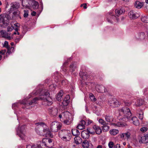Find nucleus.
<instances>
[{
    "label": "nucleus",
    "mask_w": 148,
    "mask_h": 148,
    "mask_svg": "<svg viewBox=\"0 0 148 148\" xmlns=\"http://www.w3.org/2000/svg\"><path fill=\"white\" fill-rule=\"evenodd\" d=\"M16 34V32H14L12 35V36H13V35H14V34Z\"/></svg>",
    "instance_id": "nucleus-64"
},
{
    "label": "nucleus",
    "mask_w": 148,
    "mask_h": 148,
    "mask_svg": "<svg viewBox=\"0 0 148 148\" xmlns=\"http://www.w3.org/2000/svg\"><path fill=\"white\" fill-rule=\"evenodd\" d=\"M86 124V121L83 120H82L80 123L77 126V127L78 129L83 130L85 128Z\"/></svg>",
    "instance_id": "nucleus-12"
},
{
    "label": "nucleus",
    "mask_w": 148,
    "mask_h": 148,
    "mask_svg": "<svg viewBox=\"0 0 148 148\" xmlns=\"http://www.w3.org/2000/svg\"><path fill=\"white\" fill-rule=\"evenodd\" d=\"M72 133L73 135L74 136L78 135L79 134L78 130L75 129H72Z\"/></svg>",
    "instance_id": "nucleus-32"
},
{
    "label": "nucleus",
    "mask_w": 148,
    "mask_h": 148,
    "mask_svg": "<svg viewBox=\"0 0 148 148\" xmlns=\"http://www.w3.org/2000/svg\"><path fill=\"white\" fill-rule=\"evenodd\" d=\"M93 128L97 134L99 135L102 133V131L100 126L95 125L93 126Z\"/></svg>",
    "instance_id": "nucleus-11"
},
{
    "label": "nucleus",
    "mask_w": 148,
    "mask_h": 148,
    "mask_svg": "<svg viewBox=\"0 0 148 148\" xmlns=\"http://www.w3.org/2000/svg\"><path fill=\"white\" fill-rule=\"evenodd\" d=\"M146 18L145 17H143L142 18H141V20L142 21H143V22H146V21H145V20H144V19Z\"/></svg>",
    "instance_id": "nucleus-58"
},
{
    "label": "nucleus",
    "mask_w": 148,
    "mask_h": 148,
    "mask_svg": "<svg viewBox=\"0 0 148 148\" xmlns=\"http://www.w3.org/2000/svg\"><path fill=\"white\" fill-rule=\"evenodd\" d=\"M122 110L123 112V110L125 111H127V113L124 116L125 118H127L128 119H130L132 116V114L130 109L128 108H125L123 109Z\"/></svg>",
    "instance_id": "nucleus-6"
},
{
    "label": "nucleus",
    "mask_w": 148,
    "mask_h": 148,
    "mask_svg": "<svg viewBox=\"0 0 148 148\" xmlns=\"http://www.w3.org/2000/svg\"><path fill=\"white\" fill-rule=\"evenodd\" d=\"M130 18H136L140 16L138 13H135L133 11H131L128 14Z\"/></svg>",
    "instance_id": "nucleus-15"
},
{
    "label": "nucleus",
    "mask_w": 148,
    "mask_h": 148,
    "mask_svg": "<svg viewBox=\"0 0 148 148\" xmlns=\"http://www.w3.org/2000/svg\"><path fill=\"white\" fill-rule=\"evenodd\" d=\"M50 94L47 90L42 91L39 97H36L33 99L31 102L28 103L29 105H31L37 103L40 100L45 101L48 97H50Z\"/></svg>",
    "instance_id": "nucleus-1"
},
{
    "label": "nucleus",
    "mask_w": 148,
    "mask_h": 148,
    "mask_svg": "<svg viewBox=\"0 0 148 148\" xmlns=\"http://www.w3.org/2000/svg\"><path fill=\"white\" fill-rule=\"evenodd\" d=\"M38 3L37 1H35L33 5V8L34 9H37L39 7Z\"/></svg>",
    "instance_id": "nucleus-40"
},
{
    "label": "nucleus",
    "mask_w": 148,
    "mask_h": 148,
    "mask_svg": "<svg viewBox=\"0 0 148 148\" xmlns=\"http://www.w3.org/2000/svg\"><path fill=\"white\" fill-rule=\"evenodd\" d=\"M93 122V121H92L88 119L87 120V125H89Z\"/></svg>",
    "instance_id": "nucleus-53"
},
{
    "label": "nucleus",
    "mask_w": 148,
    "mask_h": 148,
    "mask_svg": "<svg viewBox=\"0 0 148 148\" xmlns=\"http://www.w3.org/2000/svg\"><path fill=\"white\" fill-rule=\"evenodd\" d=\"M139 142L142 143H147L148 142V134L141 137Z\"/></svg>",
    "instance_id": "nucleus-14"
},
{
    "label": "nucleus",
    "mask_w": 148,
    "mask_h": 148,
    "mask_svg": "<svg viewBox=\"0 0 148 148\" xmlns=\"http://www.w3.org/2000/svg\"><path fill=\"white\" fill-rule=\"evenodd\" d=\"M1 35L3 37L7 39L10 40L13 38V36H11L9 34L6 32L1 31Z\"/></svg>",
    "instance_id": "nucleus-10"
},
{
    "label": "nucleus",
    "mask_w": 148,
    "mask_h": 148,
    "mask_svg": "<svg viewBox=\"0 0 148 148\" xmlns=\"http://www.w3.org/2000/svg\"><path fill=\"white\" fill-rule=\"evenodd\" d=\"M12 17H15L16 18H19L21 19V17L20 16V11L18 10L14 11L12 13Z\"/></svg>",
    "instance_id": "nucleus-20"
},
{
    "label": "nucleus",
    "mask_w": 148,
    "mask_h": 148,
    "mask_svg": "<svg viewBox=\"0 0 148 148\" xmlns=\"http://www.w3.org/2000/svg\"><path fill=\"white\" fill-rule=\"evenodd\" d=\"M36 12L35 11H33L31 13V15L32 16H35L36 14Z\"/></svg>",
    "instance_id": "nucleus-57"
},
{
    "label": "nucleus",
    "mask_w": 148,
    "mask_h": 148,
    "mask_svg": "<svg viewBox=\"0 0 148 148\" xmlns=\"http://www.w3.org/2000/svg\"><path fill=\"white\" fill-rule=\"evenodd\" d=\"M42 103L43 105L46 106H50L53 103L52 99L50 97H48L45 100L43 101Z\"/></svg>",
    "instance_id": "nucleus-7"
},
{
    "label": "nucleus",
    "mask_w": 148,
    "mask_h": 148,
    "mask_svg": "<svg viewBox=\"0 0 148 148\" xmlns=\"http://www.w3.org/2000/svg\"><path fill=\"white\" fill-rule=\"evenodd\" d=\"M144 101L141 99H138L135 103V105L137 106H139L142 105L144 103Z\"/></svg>",
    "instance_id": "nucleus-24"
},
{
    "label": "nucleus",
    "mask_w": 148,
    "mask_h": 148,
    "mask_svg": "<svg viewBox=\"0 0 148 148\" xmlns=\"http://www.w3.org/2000/svg\"><path fill=\"white\" fill-rule=\"evenodd\" d=\"M62 118L64 120V123L67 125H70L72 122V117L71 114L69 112L66 111L59 115V117L61 119Z\"/></svg>",
    "instance_id": "nucleus-2"
},
{
    "label": "nucleus",
    "mask_w": 148,
    "mask_h": 148,
    "mask_svg": "<svg viewBox=\"0 0 148 148\" xmlns=\"http://www.w3.org/2000/svg\"><path fill=\"white\" fill-rule=\"evenodd\" d=\"M74 67V64H71L70 66V68L73 71L74 70V69H73Z\"/></svg>",
    "instance_id": "nucleus-54"
},
{
    "label": "nucleus",
    "mask_w": 148,
    "mask_h": 148,
    "mask_svg": "<svg viewBox=\"0 0 148 148\" xmlns=\"http://www.w3.org/2000/svg\"><path fill=\"white\" fill-rule=\"evenodd\" d=\"M81 134L82 137L84 139L88 138L89 137V131L87 129L83 131Z\"/></svg>",
    "instance_id": "nucleus-9"
},
{
    "label": "nucleus",
    "mask_w": 148,
    "mask_h": 148,
    "mask_svg": "<svg viewBox=\"0 0 148 148\" xmlns=\"http://www.w3.org/2000/svg\"><path fill=\"white\" fill-rule=\"evenodd\" d=\"M127 147L128 148H132V146H131L130 145H127Z\"/></svg>",
    "instance_id": "nucleus-60"
},
{
    "label": "nucleus",
    "mask_w": 148,
    "mask_h": 148,
    "mask_svg": "<svg viewBox=\"0 0 148 148\" xmlns=\"http://www.w3.org/2000/svg\"><path fill=\"white\" fill-rule=\"evenodd\" d=\"M19 8V3L15 2L12 4L11 6L10 9L12 11H14L15 9H18Z\"/></svg>",
    "instance_id": "nucleus-22"
},
{
    "label": "nucleus",
    "mask_w": 148,
    "mask_h": 148,
    "mask_svg": "<svg viewBox=\"0 0 148 148\" xmlns=\"http://www.w3.org/2000/svg\"><path fill=\"white\" fill-rule=\"evenodd\" d=\"M108 146L109 148H114L115 145L113 142L110 141L108 143Z\"/></svg>",
    "instance_id": "nucleus-38"
},
{
    "label": "nucleus",
    "mask_w": 148,
    "mask_h": 148,
    "mask_svg": "<svg viewBox=\"0 0 148 148\" xmlns=\"http://www.w3.org/2000/svg\"><path fill=\"white\" fill-rule=\"evenodd\" d=\"M114 99H110L108 101V104L110 106L114 108Z\"/></svg>",
    "instance_id": "nucleus-33"
},
{
    "label": "nucleus",
    "mask_w": 148,
    "mask_h": 148,
    "mask_svg": "<svg viewBox=\"0 0 148 148\" xmlns=\"http://www.w3.org/2000/svg\"><path fill=\"white\" fill-rule=\"evenodd\" d=\"M7 49V50L5 54L6 57H8L9 55L14 52V47H9Z\"/></svg>",
    "instance_id": "nucleus-13"
},
{
    "label": "nucleus",
    "mask_w": 148,
    "mask_h": 148,
    "mask_svg": "<svg viewBox=\"0 0 148 148\" xmlns=\"http://www.w3.org/2000/svg\"><path fill=\"white\" fill-rule=\"evenodd\" d=\"M96 148H105V147L103 145H99L97 146Z\"/></svg>",
    "instance_id": "nucleus-55"
},
{
    "label": "nucleus",
    "mask_w": 148,
    "mask_h": 148,
    "mask_svg": "<svg viewBox=\"0 0 148 148\" xmlns=\"http://www.w3.org/2000/svg\"><path fill=\"white\" fill-rule=\"evenodd\" d=\"M99 123L101 124L102 126L105 125L107 124V123L103 119H100L99 120Z\"/></svg>",
    "instance_id": "nucleus-34"
},
{
    "label": "nucleus",
    "mask_w": 148,
    "mask_h": 148,
    "mask_svg": "<svg viewBox=\"0 0 148 148\" xmlns=\"http://www.w3.org/2000/svg\"><path fill=\"white\" fill-rule=\"evenodd\" d=\"M59 136L62 140L65 141H69L72 137L71 134L67 130L60 131Z\"/></svg>",
    "instance_id": "nucleus-4"
},
{
    "label": "nucleus",
    "mask_w": 148,
    "mask_h": 148,
    "mask_svg": "<svg viewBox=\"0 0 148 148\" xmlns=\"http://www.w3.org/2000/svg\"><path fill=\"white\" fill-rule=\"evenodd\" d=\"M10 45L12 46V47L14 45V43L13 42H11L10 43Z\"/></svg>",
    "instance_id": "nucleus-59"
},
{
    "label": "nucleus",
    "mask_w": 148,
    "mask_h": 148,
    "mask_svg": "<svg viewBox=\"0 0 148 148\" xmlns=\"http://www.w3.org/2000/svg\"><path fill=\"white\" fill-rule=\"evenodd\" d=\"M25 125H23L21 127H19L17 130V134L22 139H24L25 136L23 133V131L25 130Z\"/></svg>",
    "instance_id": "nucleus-5"
},
{
    "label": "nucleus",
    "mask_w": 148,
    "mask_h": 148,
    "mask_svg": "<svg viewBox=\"0 0 148 148\" xmlns=\"http://www.w3.org/2000/svg\"><path fill=\"white\" fill-rule=\"evenodd\" d=\"M137 114L138 115V117L140 119H143V113L142 111H139L137 113Z\"/></svg>",
    "instance_id": "nucleus-35"
},
{
    "label": "nucleus",
    "mask_w": 148,
    "mask_h": 148,
    "mask_svg": "<svg viewBox=\"0 0 148 148\" xmlns=\"http://www.w3.org/2000/svg\"><path fill=\"white\" fill-rule=\"evenodd\" d=\"M64 93V91L62 90H60L58 93L56 97V99L58 101H60L62 100Z\"/></svg>",
    "instance_id": "nucleus-21"
},
{
    "label": "nucleus",
    "mask_w": 148,
    "mask_h": 148,
    "mask_svg": "<svg viewBox=\"0 0 148 148\" xmlns=\"http://www.w3.org/2000/svg\"><path fill=\"white\" fill-rule=\"evenodd\" d=\"M69 95H66L62 102V104L64 106H66L68 105L69 103Z\"/></svg>",
    "instance_id": "nucleus-16"
},
{
    "label": "nucleus",
    "mask_w": 148,
    "mask_h": 148,
    "mask_svg": "<svg viewBox=\"0 0 148 148\" xmlns=\"http://www.w3.org/2000/svg\"><path fill=\"white\" fill-rule=\"evenodd\" d=\"M114 108L118 107L120 105V103L119 101L116 99H114Z\"/></svg>",
    "instance_id": "nucleus-37"
},
{
    "label": "nucleus",
    "mask_w": 148,
    "mask_h": 148,
    "mask_svg": "<svg viewBox=\"0 0 148 148\" xmlns=\"http://www.w3.org/2000/svg\"><path fill=\"white\" fill-rule=\"evenodd\" d=\"M125 108H127V107H123V108H122V109H120L119 110V111L120 112V114H122L124 116H125V114H126V113H127V111H125L124 110H123V112H122V110Z\"/></svg>",
    "instance_id": "nucleus-39"
},
{
    "label": "nucleus",
    "mask_w": 148,
    "mask_h": 148,
    "mask_svg": "<svg viewBox=\"0 0 148 148\" xmlns=\"http://www.w3.org/2000/svg\"><path fill=\"white\" fill-rule=\"evenodd\" d=\"M89 133H90V134H95V132H89Z\"/></svg>",
    "instance_id": "nucleus-61"
},
{
    "label": "nucleus",
    "mask_w": 148,
    "mask_h": 148,
    "mask_svg": "<svg viewBox=\"0 0 148 148\" xmlns=\"http://www.w3.org/2000/svg\"><path fill=\"white\" fill-rule=\"evenodd\" d=\"M89 97L92 101L95 102L96 101L97 99L95 98L94 95L92 93H90L89 94Z\"/></svg>",
    "instance_id": "nucleus-36"
},
{
    "label": "nucleus",
    "mask_w": 148,
    "mask_h": 148,
    "mask_svg": "<svg viewBox=\"0 0 148 148\" xmlns=\"http://www.w3.org/2000/svg\"><path fill=\"white\" fill-rule=\"evenodd\" d=\"M147 128L146 127H143L140 129V131L144 133L147 131Z\"/></svg>",
    "instance_id": "nucleus-44"
},
{
    "label": "nucleus",
    "mask_w": 148,
    "mask_h": 148,
    "mask_svg": "<svg viewBox=\"0 0 148 148\" xmlns=\"http://www.w3.org/2000/svg\"><path fill=\"white\" fill-rule=\"evenodd\" d=\"M42 142L45 145L46 143L48 142L50 143L51 142H52V140L50 138H44L42 140Z\"/></svg>",
    "instance_id": "nucleus-30"
},
{
    "label": "nucleus",
    "mask_w": 148,
    "mask_h": 148,
    "mask_svg": "<svg viewBox=\"0 0 148 148\" xmlns=\"http://www.w3.org/2000/svg\"><path fill=\"white\" fill-rule=\"evenodd\" d=\"M18 23H16L14 24V25L16 27L15 28V30H16V32H17V34L18 35H19V33L18 32Z\"/></svg>",
    "instance_id": "nucleus-46"
},
{
    "label": "nucleus",
    "mask_w": 148,
    "mask_h": 148,
    "mask_svg": "<svg viewBox=\"0 0 148 148\" xmlns=\"http://www.w3.org/2000/svg\"><path fill=\"white\" fill-rule=\"evenodd\" d=\"M119 130H118L112 129L110 130L109 131L110 134L112 136H115L119 133Z\"/></svg>",
    "instance_id": "nucleus-25"
},
{
    "label": "nucleus",
    "mask_w": 148,
    "mask_h": 148,
    "mask_svg": "<svg viewBox=\"0 0 148 148\" xmlns=\"http://www.w3.org/2000/svg\"><path fill=\"white\" fill-rule=\"evenodd\" d=\"M52 142H51L50 143H49L47 142V143H46V144H45V146L46 147H51L52 146Z\"/></svg>",
    "instance_id": "nucleus-47"
},
{
    "label": "nucleus",
    "mask_w": 148,
    "mask_h": 148,
    "mask_svg": "<svg viewBox=\"0 0 148 148\" xmlns=\"http://www.w3.org/2000/svg\"><path fill=\"white\" fill-rule=\"evenodd\" d=\"M82 140L80 136H76L74 139V143L76 145L80 144L82 142Z\"/></svg>",
    "instance_id": "nucleus-19"
},
{
    "label": "nucleus",
    "mask_w": 148,
    "mask_h": 148,
    "mask_svg": "<svg viewBox=\"0 0 148 148\" xmlns=\"http://www.w3.org/2000/svg\"><path fill=\"white\" fill-rule=\"evenodd\" d=\"M37 125H45V124L44 122H38L36 124Z\"/></svg>",
    "instance_id": "nucleus-51"
},
{
    "label": "nucleus",
    "mask_w": 148,
    "mask_h": 148,
    "mask_svg": "<svg viewBox=\"0 0 148 148\" xmlns=\"http://www.w3.org/2000/svg\"><path fill=\"white\" fill-rule=\"evenodd\" d=\"M22 38V36H20L18 38H16L15 39V42L17 43L18 42L19 40Z\"/></svg>",
    "instance_id": "nucleus-45"
},
{
    "label": "nucleus",
    "mask_w": 148,
    "mask_h": 148,
    "mask_svg": "<svg viewBox=\"0 0 148 148\" xmlns=\"http://www.w3.org/2000/svg\"><path fill=\"white\" fill-rule=\"evenodd\" d=\"M108 124H107L105 125L102 126V130L103 132H106L109 130L110 127L108 125Z\"/></svg>",
    "instance_id": "nucleus-31"
},
{
    "label": "nucleus",
    "mask_w": 148,
    "mask_h": 148,
    "mask_svg": "<svg viewBox=\"0 0 148 148\" xmlns=\"http://www.w3.org/2000/svg\"><path fill=\"white\" fill-rule=\"evenodd\" d=\"M32 148H41V145L40 144H32Z\"/></svg>",
    "instance_id": "nucleus-41"
},
{
    "label": "nucleus",
    "mask_w": 148,
    "mask_h": 148,
    "mask_svg": "<svg viewBox=\"0 0 148 148\" xmlns=\"http://www.w3.org/2000/svg\"><path fill=\"white\" fill-rule=\"evenodd\" d=\"M144 5V3L140 2L138 1H136L134 3L135 7L137 8H141Z\"/></svg>",
    "instance_id": "nucleus-17"
},
{
    "label": "nucleus",
    "mask_w": 148,
    "mask_h": 148,
    "mask_svg": "<svg viewBox=\"0 0 148 148\" xmlns=\"http://www.w3.org/2000/svg\"><path fill=\"white\" fill-rule=\"evenodd\" d=\"M114 148H121V146L120 144H117L114 146Z\"/></svg>",
    "instance_id": "nucleus-52"
},
{
    "label": "nucleus",
    "mask_w": 148,
    "mask_h": 148,
    "mask_svg": "<svg viewBox=\"0 0 148 148\" xmlns=\"http://www.w3.org/2000/svg\"><path fill=\"white\" fill-rule=\"evenodd\" d=\"M119 136L120 138L121 139H124L125 136L128 139L130 138L131 134L130 132H127L125 133L120 134Z\"/></svg>",
    "instance_id": "nucleus-18"
},
{
    "label": "nucleus",
    "mask_w": 148,
    "mask_h": 148,
    "mask_svg": "<svg viewBox=\"0 0 148 148\" xmlns=\"http://www.w3.org/2000/svg\"><path fill=\"white\" fill-rule=\"evenodd\" d=\"M3 47H4L6 48L7 49L10 47L9 45L8 42L7 41H5L4 42V44L3 45Z\"/></svg>",
    "instance_id": "nucleus-42"
},
{
    "label": "nucleus",
    "mask_w": 148,
    "mask_h": 148,
    "mask_svg": "<svg viewBox=\"0 0 148 148\" xmlns=\"http://www.w3.org/2000/svg\"><path fill=\"white\" fill-rule=\"evenodd\" d=\"M8 15L5 13L0 14V27H6L9 23Z\"/></svg>",
    "instance_id": "nucleus-3"
},
{
    "label": "nucleus",
    "mask_w": 148,
    "mask_h": 148,
    "mask_svg": "<svg viewBox=\"0 0 148 148\" xmlns=\"http://www.w3.org/2000/svg\"><path fill=\"white\" fill-rule=\"evenodd\" d=\"M81 7H83L84 9H86L87 8V4L85 3L81 4L80 5Z\"/></svg>",
    "instance_id": "nucleus-49"
},
{
    "label": "nucleus",
    "mask_w": 148,
    "mask_h": 148,
    "mask_svg": "<svg viewBox=\"0 0 148 148\" xmlns=\"http://www.w3.org/2000/svg\"><path fill=\"white\" fill-rule=\"evenodd\" d=\"M123 144L125 146L126 145V143L125 142H124L123 143Z\"/></svg>",
    "instance_id": "nucleus-63"
},
{
    "label": "nucleus",
    "mask_w": 148,
    "mask_h": 148,
    "mask_svg": "<svg viewBox=\"0 0 148 148\" xmlns=\"http://www.w3.org/2000/svg\"><path fill=\"white\" fill-rule=\"evenodd\" d=\"M82 145L84 148H88L89 147V142L87 140H85L82 142Z\"/></svg>",
    "instance_id": "nucleus-23"
},
{
    "label": "nucleus",
    "mask_w": 148,
    "mask_h": 148,
    "mask_svg": "<svg viewBox=\"0 0 148 148\" xmlns=\"http://www.w3.org/2000/svg\"><path fill=\"white\" fill-rule=\"evenodd\" d=\"M105 120L108 122H111L113 121V119L112 116L106 115L105 116Z\"/></svg>",
    "instance_id": "nucleus-29"
},
{
    "label": "nucleus",
    "mask_w": 148,
    "mask_h": 148,
    "mask_svg": "<svg viewBox=\"0 0 148 148\" xmlns=\"http://www.w3.org/2000/svg\"><path fill=\"white\" fill-rule=\"evenodd\" d=\"M116 124L118 126L123 127L124 126V124L121 122H119Z\"/></svg>",
    "instance_id": "nucleus-50"
},
{
    "label": "nucleus",
    "mask_w": 148,
    "mask_h": 148,
    "mask_svg": "<svg viewBox=\"0 0 148 148\" xmlns=\"http://www.w3.org/2000/svg\"><path fill=\"white\" fill-rule=\"evenodd\" d=\"M112 14H113V13H112L111 12H110V13H109V15H110V16H114V15H112Z\"/></svg>",
    "instance_id": "nucleus-62"
},
{
    "label": "nucleus",
    "mask_w": 148,
    "mask_h": 148,
    "mask_svg": "<svg viewBox=\"0 0 148 148\" xmlns=\"http://www.w3.org/2000/svg\"><path fill=\"white\" fill-rule=\"evenodd\" d=\"M125 105L126 106H129L132 104V102H128L127 101H126L125 102Z\"/></svg>",
    "instance_id": "nucleus-48"
},
{
    "label": "nucleus",
    "mask_w": 148,
    "mask_h": 148,
    "mask_svg": "<svg viewBox=\"0 0 148 148\" xmlns=\"http://www.w3.org/2000/svg\"><path fill=\"white\" fill-rule=\"evenodd\" d=\"M132 123L133 124L136 125L138 126L139 125V122L138 119L136 117H134L132 119Z\"/></svg>",
    "instance_id": "nucleus-26"
},
{
    "label": "nucleus",
    "mask_w": 148,
    "mask_h": 148,
    "mask_svg": "<svg viewBox=\"0 0 148 148\" xmlns=\"http://www.w3.org/2000/svg\"><path fill=\"white\" fill-rule=\"evenodd\" d=\"M6 50L4 49H2L0 51V58L2 59L3 57L4 58H6L5 56Z\"/></svg>",
    "instance_id": "nucleus-28"
},
{
    "label": "nucleus",
    "mask_w": 148,
    "mask_h": 148,
    "mask_svg": "<svg viewBox=\"0 0 148 148\" xmlns=\"http://www.w3.org/2000/svg\"><path fill=\"white\" fill-rule=\"evenodd\" d=\"M123 12L124 11L123 10L121 9H116L115 11V15L118 16L122 14Z\"/></svg>",
    "instance_id": "nucleus-27"
},
{
    "label": "nucleus",
    "mask_w": 148,
    "mask_h": 148,
    "mask_svg": "<svg viewBox=\"0 0 148 148\" xmlns=\"http://www.w3.org/2000/svg\"><path fill=\"white\" fill-rule=\"evenodd\" d=\"M43 135H45L46 137H52L51 132L49 128H46L44 129L43 130Z\"/></svg>",
    "instance_id": "nucleus-8"
},
{
    "label": "nucleus",
    "mask_w": 148,
    "mask_h": 148,
    "mask_svg": "<svg viewBox=\"0 0 148 148\" xmlns=\"http://www.w3.org/2000/svg\"><path fill=\"white\" fill-rule=\"evenodd\" d=\"M32 144L28 145L26 146V148H32Z\"/></svg>",
    "instance_id": "nucleus-56"
},
{
    "label": "nucleus",
    "mask_w": 148,
    "mask_h": 148,
    "mask_svg": "<svg viewBox=\"0 0 148 148\" xmlns=\"http://www.w3.org/2000/svg\"><path fill=\"white\" fill-rule=\"evenodd\" d=\"M24 13L23 15V16L24 17L26 18L28 16L29 12L28 10H24Z\"/></svg>",
    "instance_id": "nucleus-43"
}]
</instances>
